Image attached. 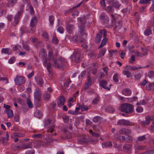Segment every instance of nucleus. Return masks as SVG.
<instances>
[{
    "mask_svg": "<svg viewBox=\"0 0 154 154\" xmlns=\"http://www.w3.org/2000/svg\"><path fill=\"white\" fill-rule=\"evenodd\" d=\"M1 52L2 54L10 55L11 54V51L9 48H2L1 50Z\"/></svg>",
    "mask_w": 154,
    "mask_h": 154,
    "instance_id": "22",
    "label": "nucleus"
},
{
    "mask_svg": "<svg viewBox=\"0 0 154 154\" xmlns=\"http://www.w3.org/2000/svg\"><path fill=\"white\" fill-rule=\"evenodd\" d=\"M112 5L113 7L116 8H119L121 6V5L118 1H116L112 2Z\"/></svg>",
    "mask_w": 154,
    "mask_h": 154,
    "instance_id": "36",
    "label": "nucleus"
},
{
    "mask_svg": "<svg viewBox=\"0 0 154 154\" xmlns=\"http://www.w3.org/2000/svg\"><path fill=\"white\" fill-rule=\"evenodd\" d=\"M146 117L149 121L150 120H154V116H153V115L148 116H146Z\"/></svg>",
    "mask_w": 154,
    "mask_h": 154,
    "instance_id": "63",
    "label": "nucleus"
},
{
    "mask_svg": "<svg viewBox=\"0 0 154 154\" xmlns=\"http://www.w3.org/2000/svg\"><path fill=\"white\" fill-rule=\"evenodd\" d=\"M122 25L120 21H117L115 26L113 28L114 30L117 31L121 28L122 27Z\"/></svg>",
    "mask_w": 154,
    "mask_h": 154,
    "instance_id": "24",
    "label": "nucleus"
},
{
    "mask_svg": "<svg viewBox=\"0 0 154 154\" xmlns=\"http://www.w3.org/2000/svg\"><path fill=\"white\" fill-rule=\"evenodd\" d=\"M78 142L79 143H87L89 141V140L87 138L86 136H82L78 140Z\"/></svg>",
    "mask_w": 154,
    "mask_h": 154,
    "instance_id": "9",
    "label": "nucleus"
},
{
    "mask_svg": "<svg viewBox=\"0 0 154 154\" xmlns=\"http://www.w3.org/2000/svg\"><path fill=\"white\" fill-rule=\"evenodd\" d=\"M113 79L115 82L117 83L119 82L118 79V74L116 73L114 74L113 76Z\"/></svg>",
    "mask_w": 154,
    "mask_h": 154,
    "instance_id": "45",
    "label": "nucleus"
},
{
    "mask_svg": "<svg viewBox=\"0 0 154 154\" xmlns=\"http://www.w3.org/2000/svg\"><path fill=\"white\" fill-rule=\"evenodd\" d=\"M136 111L138 112H141L143 111V108L141 106H138L136 109Z\"/></svg>",
    "mask_w": 154,
    "mask_h": 154,
    "instance_id": "60",
    "label": "nucleus"
},
{
    "mask_svg": "<svg viewBox=\"0 0 154 154\" xmlns=\"http://www.w3.org/2000/svg\"><path fill=\"white\" fill-rule=\"evenodd\" d=\"M66 64V60L63 58L59 57L57 59L54 61L52 65L55 68H59L61 69H63Z\"/></svg>",
    "mask_w": 154,
    "mask_h": 154,
    "instance_id": "2",
    "label": "nucleus"
},
{
    "mask_svg": "<svg viewBox=\"0 0 154 154\" xmlns=\"http://www.w3.org/2000/svg\"><path fill=\"white\" fill-rule=\"evenodd\" d=\"M105 10L107 13L110 14L112 13L114 11V9L113 7L111 5L108 6L106 7L105 9Z\"/></svg>",
    "mask_w": 154,
    "mask_h": 154,
    "instance_id": "23",
    "label": "nucleus"
},
{
    "mask_svg": "<svg viewBox=\"0 0 154 154\" xmlns=\"http://www.w3.org/2000/svg\"><path fill=\"white\" fill-rule=\"evenodd\" d=\"M22 16V14H19V12L17 13L14 18V21L13 23V26H16L18 24Z\"/></svg>",
    "mask_w": 154,
    "mask_h": 154,
    "instance_id": "7",
    "label": "nucleus"
},
{
    "mask_svg": "<svg viewBox=\"0 0 154 154\" xmlns=\"http://www.w3.org/2000/svg\"><path fill=\"white\" fill-rule=\"evenodd\" d=\"M144 33L145 35L149 36L152 34V30L150 28H148L145 30Z\"/></svg>",
    "mask_w": 154,
    "mask_h": 154,
    "instance_id": "32",
    "label": "nucleus"
},
{
    "mask_svg": "<svg viewBox=\"0 0 154 154\" xmlns=\"http://www.w3.org/2000/svg\"><path fill=\"white\" fill-rule=\"evenodd\" d=\"M88 55L91 58L93 59L95 56V54L94 52H90L88 53Z\"/></svg>",
    "mask_w": 154,
    "mask_h": 154,
    "instance_id": "59",
    "label": "nucleus"
},
{
    "mask_svg": "<svg viewBox=\"0 0 154 154\" xmlns=\"http://www.w3.org/2000/svg\"><path fill=\"white\" fill-rule=\"evenodd\" d=\"M36 82L38 85L42 86L43 84V79L40 77H37L35 78Z\"/></svg>",
    "mask_w": 154,
    "mask_h": 154,
    "instance_id": "33",
    "label": "nucleus"
},
{
    "mask_svg": "<svg viewBox=\"0 0 154 154\" xmlns=\"http://www.w3.org/2000/svg\"><path fill=\"white\" fill-rule=\"evenodd\" d=\"M47 56V54L45 50L44 49H42L39 54V56L42 59H44Z\"/></svg>",
    "mask_w": 154,
    "mask_h": 154,
    "instance_id": "19",
    "label": "nucleus"
},
{
    "mask_svg": "<svg viewBox=\"0 0 154 154\" xmlns=\"http://www.w3.org/2000/svg\"><path fill=\"white\" fill-rule=\"evenodd\" d=\"M54 118L50 119H46L44 121V126L47 128V131L48 132L51 133L54 131V124L55 122Z\"/></svg>",
    "mask_w": 154,
    "mask_h": 154,
    "instance_id": "1",
    "label": "nucleus"
},
{
    "mask_svg": "<svg viewBox=\"0 0 154 154\" xmlns=\"http://www.w3.org/2000/svg\"><path fill=\"white\" fill-rule=\"evenodd\" d=\"M28 106L29 108H31L33 107V105L30 100L29 99H27L26 100Z\"/></svg>",
    "mask_w": 154,
    "mask_h": 154,
    "instance_id": "47",
    "label": "nucleus"
},
{
    "mask_svg": "<svg viewBox=\"0 0 154 154\" xmlns=\"http://www.w3.org/2000/svg\"><path fill=\"white\" fill-rule=\"evenodd\" d=\"M117 125L124 126H133L134 125V124L128 120L120 119L117 122Z\"/></svg>",
    "mask_w": 154,
    "mask_h": 154,
    "instance_id": "4",
    "label": "nucleus"
},
{
    "mask_svg": "<svg viewBox=\"0 0 154 154\" xmlns=\"http://www.w3.org/2000/svg\"><path fill=\"white\" fill-rule=\"evenodd\" d=\"M14 82L17 85H20L25 83V80L24 77L22 76H18L17 75L14 79Z\"/></svg>",
    "mask_w": 154,
    "mask_h": 154,
    "instance_id": "5",
    "label": "nucleus"
},
{
    "mask_svg": "<svg viewBox=\"0 0 154 154\" xmlns=\"http://www.w3.org/2000/svg\"><path fill=\"white\" fill-rule=\"evenodd\" d=\"M72 59L73 60L75 61L76 63L79 62L81 60L79 53L78 52L75 53L74 55L72 56Z\"/></svg>",
    "mask_w": 154,
    "mask_h": 154,
    "instance_id": "11",
    "label": "nucleus"
},
{
    "mask_svg": "<svg viewBox=\"0 0 154 154\" xmlns=\"http://www.w3.org/2000/svg\"><path fill=\"white\" fill-rule=\"evenodd\" d=\"M59 42V40L57 39L55 35H54L52 38V42L56 45Z\"/></svg>",
    "mask_w": 154,
    "mask_h": 154,
    "instance_id": "42",
    "label": "nucleus"
},
{
    "mask_svg": "<svg viewBox=\"0 0 154 154\" xmlns=\"http://www.w3.org/2000/svg\"><path fill=\"white\" fill-rule=\"evenodd\" d=\"M106 50L104 48H102L100 50L98 54L99 57H102L104 56L106 52Z\"/></svg>",
    "mask_w": 154,
    "mask_h": 154,
    "instance_id": "30",
    "label": "nucleus"
},
{
    "mask_svg": "<svg viewBox=\"0 0 154 154\" xmlns=\"http://www.w3.org/2000/svg\"><path fill=\"white\" fill-rule=\"evenodd\" d=\"M101 119V117L99 116H96L94 117L93 119V121L94 122L96 123H97Z\"/></svg>",
    "mask_w": 154,
    "mask_h": 154,
    "instance_id": "41",
    "label": "nucleus"
},
{
    "mask_svg": "<svg viewBox=\"0 0 154 154\" xmlns=\"http://www.w3.org/2000/svg\"><path fill=\"white\" fill-rule=\"evenodd\" d=\"M80 107L81 108L82 111L87 110L88 109V107L85 105L83 103H82V104H81Z\"/></svg>",
    "mask_w": 154,
    "mask_h": 154,
    "instance_id": "39",
    "label": "nucleus"
},
{
    "mask_svg": "<svg viewBox=\"0 0 154 154\" xmlns=\"http://www.w3.org/2000/svg\"><path fill=\"white\" fill-rule=\"evenodd\" d=\"M38 20L36 17L35 16L33 17L30 21V25L32 26H36Z\"/></svg>",
    "mask_w": 154,
    "mask_h": 154,
    "instance_id": "18",
    "label": "nucleus"
},
{
    "mask_svg": "<svg viewBox=\"0 0 154 154\" xmlns=\"http://www.w3.org/2000/svg\"><path fill=\"white\" fill-rule=\"evenodd\" d=\"M145 119L146 120L144 121H143L142 122V125L143 126L149 125L150 123V122L147 119L146 117H145Z\"/></svg>",
    "mask_w": 154,
    "mask_h": 154,
    "instance_id": "53",
    "label": "nucleus"
},
{
    "mask_svg": "<svg viewBox=\"0 0 154 154\" xmlns=\"http://www.w3.org/2000/svg\"><path fill=\"white\" fill-rule=\"evenodd\" d=\"M65 102V99L62 96H60L59 98L57 100V104L58 107H61L64 105Z\"/></svg>",
    "mask_w": 154,
    "mask_h": 154,
    "instance_id": "12",
    "label": "nucleus"
},
{
    "mask_svg": "<svg viewBox=\"0 0 154 154\" xmlns=\"http://www.w3.org/2000/svg\"><path fill=\"white\" fill-rule=\"evenodd\" d=\"M14 149L15 150H20L22 149V145L21 146L16 145L14 146Z\"/></svg>",
    "mask_w": 154,
    "mask_h": 154,
    "instance_id": "56",
    "label": "nucleus"
},
{
    "mask_svg": "<svg viewBox=\"0 0 154 154\" xmlns=\"http://www.w3.org/2000/svg\"><path fill=\"white\" fill-rule=\"evenodd\" d=\"M107 83L108 82L106 81L103 80L100 82L99 85L103 87V88L109 91L111 88V85H109V87H108L106 86Z\"/></svg>",
    "mask_w": 154,
    "mask_h": 154,
    "instance_id": "8",
    "label": "nucleus"
},
{
    "mask_svg": "<svg viewBox=\"0 0 154 154\" xmlns=\"http://www.w3.org/2000/svg\"><path fill=\"white\" fill-rule=\"evenodd\" d=\"M48 60L50 61H52L54 62V61H55L56 60L54 58V55L53 52L51 51L48 52Z\"/></svg>",
    "mask_w": 154,
    "mask_h": 154,
    "instance_id": "16",
    "label": "nucleus"
},
{
    "mask_svg": "<svg viewBox=\"0 0 154 154\" xmlns=\"http://www.w3.org/2000/svg\"><path fill=\"white\" fill-rule=\"evenodd\" d=\"M23 47L24 49H25L27 51H29L30 50V48L29 45L25 44L24 43H23Z\"/></svg>",
    "mask_w": 154,
    "mask_h": 154,
    "instance_id": "50",
    "label": "nucleus"
},
{
    "mask_svg": "<svg viewBox=\"0 0 154 154\" xmlns=\"http://www.w3.org/2000/svg\"><path fill=\"white\" fill-rule=\"evenodd\" d=\"M93 129L96 131H100V127L98 125H95L93 126Z\"/></svg>",
    "mask_w": 154,
    "mask_h": 154,
    "instance_id": "62",
    "label": "nucleus"
},
{
    "mask_svg": "<svg viewBox=\"0 0 154 154\" xmlns=\"http://www.w3.org/2000/svg\"><path fill=\"white\" fill-rule=\"evenodd\" d=\"M85 28V26L84 25H82L80 27V34L82 35H85V36H86L87 35L86 33H85L84 32Z\"/></svg>",
    "mask_w": 154,
    "mask_h": 154,
    "instance_id": "29",
    "label": "nucleus"
},
{
    "mask_svg": "<svg viewBox=\"0 0 154 154\" xmlns=\"http://www.w3.org/2000/svg\"><path fill=\"white\" fill-rule=\"evenodd\" d=\"M42 145L43 146H47L50 145L49 143L48 142L47 140H45V141L42 142Z\"/></svg>",
    "mask_w": 154,
    "mask_h": 154,
    "instance_id": "58",
    "label": "nucleus"
},
{
    "mask_svg": "<svg viewBox=\"0 0 154 154\" xmlns=\"http://www.w3.org/2000/svg\"><path fill=\"white\" fill-rule=\"evenodd\" d=\"M100 100V97L98 95H97V97L95 98L92 100V103L94 104H96Z\"/></svg>",
    "mask_w": 154,
    "mask_h": 154,
    "instance_id": "52",
    "label": "nucleus"
},
{
    "mask_svg": "<svg viewBox=\"0 0 154 154\" xmlns=\"http://www.w3.org/2000/svg\"><path fill=\"white\" fill-rule=\"evenodd\" d=\"M134 106L131 104L125 103L121 105V111L126 113H131L133 111Z\"/></svg>",
    "mask_w": 154,
    "mask_h": 154,
    "instance_id": "3",
    "label": "nucleus"
},
{
    "mask_svg": "<svg viewBox=\"0 0 154 154\" xmlns=\"http://www.w3.org/2000/svg\"><path fill=\"white\" fill-rule=\"evenodd\" d=\"M24 136V134H20L17 133H13L11 136V137L14 138V137H22Z\"/></svg>",
    "mask_w": 154,
    "mask_h": 154,
    "instance_id": "28",
    "label": "nucleus"
},
{
    "mask_svg": "<svg viewBox=\"0 0 154 154\" xmlns=\"http://www.w3.org/2000/svg\"><path fill=\"white\" fill-rule=\"evenodd\" d=\"M74 29V26L72 24H68L66 27V31L69 33H72Z\"/></svg>",
    "mask_w": 154,
    "mask_h": 154,
    "instance_id": "17",
    "label": "nucleus"
},
{
    "mask_svg": "<svg viewBox=\"0 0 154 154\" xmlns=\"http://www.w3.org/2000/svg\"><path fill=\"white\" fill-rule=\"evenodd\" d=\"M146 89L147 90H154V83H150L146 87Z\"/></svg>",
    "mask_w": 154,
    "mask_h": 154,
    "instance_id": "34",
    "label": "nucleus"
},
{
    "mask_svg": "<svg viewBox=\"0 0 154 154\" xmlns=\"http://www.w3.org/2000/svg\"><path fill=\"white\" fill-rule=\"evenodd\" d=\"M71 82V81L69 79H68L64 83V86L66 88H68L69 87V85L70 83Z\"/></svg>",
    "mask_w": 154,
    "mask_h": 154,
    "instance_id": "51",
    "label": "nucleus"
},
{
    "mask_svg": "<svg viewBox=\"0 0 154 154\" xmlns=\"http://www.w3.org/2000/svg\"><path fill=\"white\" fill-rule=\"evenodd\" d=\"M34 100L41 99V91L37 90L34 93Z\"/></svg>",
    "mask_w": 154,
    "mask_h": 154,
    "instance_id": "13",
    "label": "nucleus"
},
{
    "mask_svg": "<svg viewBox=\"0 0 154 154\" xmlns=\"http://www.w3.org/2000/svg\"><path fill=\"white\" fill-rule=\"evenodd\" d=\"M102 33L101 32L97 34L96 37V40L97 42L99 43L100 42L102 38Z\"/></svg>",
    "mask_w": 154,
    "mask_h": 154,
    "instance_id": "31",
    "label": "nucleus"
},
{
    "mask_svg": "<svg viewBox=\"0 0 154 154\" xmlns=\"http://www.w3.org/2000/svg\"><path fill=\"white\" fill-rule=\"evenodd\" d=\"M34 104L36 107H38L41 106V99L34 100Z\"/></svg>",
    "mask_w": 154,
    "mask_h": 154,
    "instance_id": "37",
    "label": "nucleus"
},
{
    "mask_svg": "<svg viewBox=\"0 0 154 154\" xmlns=\"http://www.w3.org/2000/svg\"><path fill=\"white\" fill-rule=\"evenodd\" d=\"M57 30L61 34L63 33L64 32L63 28L61 26H58L57 29Z\"/></svg>",
    "mask_w": 154,
    "mask_h": 154,
    "instance_id": "61",
    "label": "nucleus"
},
{
    "mask_svg": "<svg viewBox=\"0 0 154 154\" xmlns=\"http://www.w3.org/2000/svg\"><path fill=\"white\" fill-rule=\"evenodd\" d=\"M24 5L23 4H21L20 5V9L17 12H19V14H22L23 12V10Z\"/></svg>",
    "mask_w": 154,
    "mask_h": 154,
    "instance_id": "40",
    "label": "nucleus"
},
{
    "mask_svg": "<svg viewBox=\"0 0 154 154\" xmlns=\"http://www.w3.org/2000/svg\"><path fill=\"white\" fill-rule=\"evenodd\" d=\"M154 153V150H150L143 152V154H153Z\"/></svg>",
    "mask_w": 154,
    "mask_h": 154,
    "instance_id": "64",
    "label": "nucleus"
},
{
    "mask_svg": "<svg viewBox=\"0 0 154 154\" xmlns=\"http://www.w3.org/2000/svg\"><path fill=\"white\" fill-rule=\"evenodd\" d=\"M100 18L101 22L105 24H106L109 22V18L104 13H102L100 16Z\"/></svg>",
    "mask_w": 154,
    "mask_h": 154,
    "instance_id": "6",
    "label": "nucleus"
},
{
    "mask_svg": "<svg viewBox=\"0 0 154 154\" xmlns=\"http://www.w3.org/2000/svg\"><path fill=\"white\" fill-rule=\"evenodd\" d=\"M8 2L7 3V5L8 7L11 8L13 7L17 3V0H7Z\"/></svg>",
    "mask_w": 154,
    "mask_h": 154,
    "instance_id": "15",
    "label": "nucleus"
},
{
    "mask_svg": "<svg viewBox=\"0 0 154 154\" xmlns=\"http://www.w3.org/2000/svg\"><path fill=\"white\" fill-rule=\"evenodd\" d=\"M78 21L80 22L81 23L83 24H85L86 23V21L84 18L82 17H79L78 18Z\"/></svg>",
    "mask_w": 154,
    "mask_h": 154,
    "instance_id": "46",
    "label": "nucleus"
},
{
    "mask_svg": "<svg viewBox=\"0 0 154 154\" xmlns=\"http://www.w3.org/2000/svg\"><path fill=\"white\" fill-rule=\"evenodd\" d=\"M8 115V118H9L12 117L13 116V111L11 109L7 110L5 111Z\"/></svg>",
    "mask_w": 154,
    "mask_h": 154,
    "instance_id": "38",
    "label": "nucleus"
},
{
    "mask_svg": "<svg viewBox=\"0 0 154 154\" xmlns=\"http://www.w3.org/2000/svg\"><path fill=\"white\" fill-rule=\"evenodd\" d=\"M112 144L111 142H105L102 143V146L103 148H107L112 146Z\"/></svg>",
    "mask_w": 154,
    "mask_h": 154,
    "instance_id": "25",
    "label": "nucleus"
},
{
    "mask_svg": "<svg viewBox=\"0 0 154 154\" xmlns=\"http://www.w3.org/2000/svg\"><path fill=\"white\" fill-rule=\"evenodd\" d=\"M50 94L48 92H46L44 94L43 98L44 100H45L48 101L50 99Z\"/></svg>",
    "mask_w": 154,
    "mask_h": 154,
    "instance_id": "27",
    "label": "nucleus"
},
{
    "mask_svg": "<svg viewBox=\"0 0 154 154\" xmlns=\"http://www.w3.org/2000/svg\"><path fill=\"white\" fill-rule=\"evenodd\" d=\"M35 26H31L29 25L27 29V32L29 33H32L35 30Z\"/></svg>",
    "mask_w": 154,
    "mask_h": 154,
    "instance_id": "35",
    "label": "nucleus"
},
{
    "mask_svg": "<svg viewBox=\"0 0 154 154\" xmlns=\"http://www.w3.org/2000/svg\"><path fill=\"white\" fill-rule=\"evenodd\" d=\"M123 94L125 96L130 95L131 93V90L128 88H126L123 89L122 91Z\"/></svg>",
    "mask_w": 154,
    "mask_h": 154,
    "instance_id": "20",
    "label": "nucleus"
},
{
    "mask_svg": "<svg viewBox=\"0 0 154 154\" xmlns=\"http://www.w3.org/2000/svg\"><path fill=\"white\" fill-rule=\"evenodd\" d=\"M32 142H29L26 144L22 145V149L31 148H32Z\"/></svg>",
    "mask_w": 154,
    "mask_h": 154,
    "instance_id": "26",
    "label": "nucleus"
},
{
    "mask_svg": "<svg viewBox=\"0 0 154 154\" xmlns=\"http://www.w3.org/2000/svg\"><path fill=\"white\" fill-rule=\"evenodd\" d=\"M42 36L44 39L46 40H48L49 39V35L46 32H44L42 34Z\"/></svg>",
    "mask_w": 154,
    "mask_h": 154,
    "instance_id": "49",
    "label": "nucleus"
},
{
    "mask_svg": "<svg viewBox=\"0 0 154 154\" xmlns=\"http://www.w3.org/2000/svg\"><path fill=\"white\" fill-rule=\"evenodd\" d=\"M87 78V82L85 83L84 88V89L86 90L87 89L89 86H91L92 84L90 76L88 75Z\"/></svg>",
    "mask_w": 154,
    "mask_h": 154,
    "instance_id": "14",
    "label": "nucleus"
},
{
    "mask_svg": "<svg viewBox=\"0 0 154 154\" xmlns=\"http://www.w3.org/2000/svg\"><path fill=\"white\" fill-rule=\"evenodd\" d=\"M131 147V145L130 144H124L122 147L123 151L125 152H127L130 150Z\"/></svg>",
    "mask_w": 154,
    "mask_h": 154,
    "instance_id": "21",
    "label": "nucleus"
},
{
    "mask_svg": "<svg viewBox=\"0 0 154 154\" xmlns=\"http://www.w3.org/2000/svg\"><path fill=\"white\" fill-rule=\"evenodd\" d=\"M148 76L150 78L154 77V71H150L148 72Z\"/></svg>",
    "mask_w": 154,
    "mask_h": 154,
    "instance_id": "44",
    "label": "nucleus"
},
{
    "mask_svg": "<svg viewBox=\"0 0 154 154\" xmlns=\"http://www.w3.org/2000/svg\"><path fill=\"white\" fill-rule=\"evenodd\" d=\"M146 138V136L144 135L141 136L137 138V140L138 141H141L144 140Z\"/></svg>",
    "mask_w": 154,
    "mask_h": 154,
    "instance_id": "57",
    "label": "nucleus"
},
{
    "mask_svg": "<svg viewBox=\"0 0 154 154\" xmlns=\"http://www.w3.org/2000/svg\"><path fill=\"white\" fill-rule=\"evenodd\" d=\"M106 110L107 111L111 113H113L115 110L113 108L110 107H108Z\"/></svg>",
    "mask_w": 154,
    "mask_h": 154,
    "instance_id": "55",
    "label": "nucleus"
},
{
    "mask_svg": "<svg viewBox=\"0 0 154 154\" xmlns=\"http://www.w3.org/2000/svg\"><path fill=\"white\" fill-rule=\"evenodd\" d=\"M54 17L53 15H51L49 17V20L50 23L52 25L54 23Z\"/></svg>",
    "mask_w": 154,
    "mask_h": 154,
    "instance_id": "54",
    "label": "nucleus"
},
{
    "mask_svg": "<svg viewBox=\"0 0 154 154\" xmlns=\"http://www.w3.org/2000/svg\"><path fill=\"white\" fill-rule=\"evenodd\" d=\"M123 74L126 75L128 78H130L131 76V73L128 70H125L123 71Z\"/></svg>",
    "mask_w": 154,
    "mask_h": 154,
    "instance_id": "48",
    "label": "nucleus"
},
{
    "mask_svg": "<svg viewBox=\"0 0 154 154\" xmlns=\"http://www.w3.org/2000/svg\"><path fill=\"white\" fill-rule=\"evenodd\" d=\"M43 64L44 66H46L48 71L49 73H51V65L50 62L47 63V58L45 59V61L43 62Z\"/></svg>",
    "mask_w": 154,
    "mask_h": 154,
    "instance_id": "10",
    "label": "nucleus"
},
{
    "mask_svg": "<svg viewBox=\"0 0 154 154\" xmlns=\"http://www.w3.org/2000/svg\"><path fill=\"white\" fill-rule=\"evenodd\" d=\"M107 42V39L106 38H103L102 40L101 44L99 47V48H101L104 46Z\"/></svg>",
    "mask_w": 154,
    "mask_h": 154,
    "instance_id": "43",
    "label": "nucleus"
}]
</instances>
